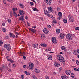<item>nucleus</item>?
Here are the masks:
<instances>
[{"instance_id": "13d9d810", "label": "nucleus", "mask_w": 79, "mask_h": 79, "mask_svg": "<svg viewBox=\"0 0 79 79\" xmlns=\"http://www.w3.org/2000/svg\"><path fill=\"white\" fill-rule=\"evenodd\" d=\"M46 79H49V77H48V76H46Z\"/></svg>"}, {"instance_id": "9d476101", "label": "nucleus", "mask_w": 79, "mask_h": 79, "mask_svg": "<svg viewBox=\"0 0 79 79\" xmlns=\"http://www.w3.org/2000/svg\"><path fill=\"white\" fill-rule=\"evenodd\" d=\"M19 20L20 21H21L23 22H24V15H22V16H21L19 18Z\"/></svg>"}, {"instance_id": "4be33fe9", "label": "nucleus", "mask_w": 79, "mask_h": 79, "mask_svg": "<svg viewBox=\"0 0 79 79\" xmlns=\"http://www.w3.org/2000/svg\"><path fill=\"white\" fill-rule=\"evenodd\" d=\"M41 46H42V47H47V44L44 43H41L40 44Z\"/></svg>"}, {"instance_id": "052dcab7", "label": "nucleus", "mask_w": 79, "mask_h": 79, "mask_svg": "<svg viewBox=\"0 0 79 79\" xmlns=\"http://www.w3.org/2000/svg\"><path fill=\"white\" fill-rule=\"evenodd\" d=\"M59 71H61V70H62V68L60 67V68H59Z\"/></svg>"}, {"instance_id": "2f4dec72", "label": "nucleus", "mask_w": 79, "mask_h": 79, "mask_svg": "<svg viewBox=\"0 0 79 79\" xmlns=\"http://www.w3.org/2000/svg\"><path fill=\"white\" fill-rule=\"evenodd\" d=\"M33 11H38V10L37 9V8L34 7L33 8Z\"/></svg>"}, {"instance_id": "c03bdc74", "label": "nucleus", "mask_w": 79, "mask_h": 79, "mask_svg": "<svg viewBox=\"0 0 79 79\" xmlns=\"http://www.w3.org/2000/svg\"><path fill=\"white\" fill-rule=\"evenodd\" d=\"M47 27L49 29L51 28V26L49 25H47Z\"/></svg>"}, {"instance_id": "09e8293b", "label": "nucleus", "mask_w": 79, "mask_h": 79, "mask_svg": "<svg viewBox=\"0 0 79 79\" xmlns=\"http://www.w3.org/2000/svg\"><path fill=\"white\" fill-rule=\"evenodd\" d=\"M76 30H78L79 31V27H77L76 28H75Z\"/></svg>"}, {"instance_id": "aec40b11", "label": "nucleus", "mask_w": 79, "mask_h": 79, "mask_svg": "<svg viewBox=\"0 0 79 79\" xmlns=\"http://www.w3.org/2000/svg\"><path fill=\"white\" fill-rule=\"evenodd\" d=\"M10 45V44H6L4 45V47L6 48L7 47H9Z\"/></svg>"}, {"instance_id": "e2e57ef3", "label": "nucleus", "mask_w": 79, "mask_h": 79, "mask_svg": "<svg viewBox=\"0 0 79 79\" xmlns=\"http://www.w3.org/2000/svg\"><path fill=\"white\" fill-rule=\"evenodd\" d=\"M30 3V5H31V6H32V5H33V2H31Z\"/></svg>"}, {"instance_id": "69168bd1", "label": "nucleus", "mask_w": 79, "mask_h": 79, "mask_svg": "<svg viewBox=\"0 0 79 79\" xmlns=\"http://www.w3.org/2000/svg\"><path fill=\"white\" fill-rule=\"evenodd\" d=\"M23 59H26V56H23Z\"/></svg>"}, {"instance_id": "1a4fd4ad", "label": "nucleus", "mask_w": 79, "mask_h": 79, "mask_svg": "<svg viewBox=\"0 0 79 79\" xmlns=\"http://www.w3.org/2000/svg\"><path fill=\"white\" fill-rule=\"evenodd\" d=\"M48 13H51L52 12V13H53V9L51 7H49L48 8Z\"/></svg>"}, {"instance_id": "7ed1b4c3", "label": "nucleus", "mask_w": 79, "mask_h": 79, "mask_svg": "<svg viewBox=\"0 0 79 79\" xmlns=\"http://www.w3.org/2000/svg\"><path fill=\"white\" fill-rule=\"evenodd\" d=\"M44 14H45L46 15H47V16L48 17H50V14L48 13V12L47 10H44Z\"/></svg>"}, {"instance_id": "393cba45", "label": "nucleus", "mask_w": 79, "mask_h": 79, "mask_svg": "<svg viewBox=\"0 0 79 79\" xmlns=\"http://www.w3.org/2000/svg\"><path fill=\"white\" fill-rule=\"evenodd\" d=\"M7 61H10V62H11V63H13V60L11 59H7Z\"/></svg>"}, {"instance_id": "0e129e2a", "label": "nucleus", "mask_w": 79, "mask_h": 79, "mask_svg": "<svg viewBox=\"0 0 79 79\" xmlns=\"http://www.w3.org/2000/svg\"><path fill=\"white\" fill-rule=\"evenodd\" d=\"M25 18L26 19H27L28 18V17L27 16H25Z\"/></svg>"}, {"instance_id": "412c9836", "label": "nucleus", "mask_w": 79, "mask_h": 79, "mask_svg": "<svg viewBox=\"0 0 79 79\" xmlns=\"http://www.w3.org/2000/svg\"><path fill=\"white\" fill-rule=\"evenodd\" d=\"M61 77L62 79H66V78H68V77L66 75H64L63 76Z\"/></svg>"}, {"instance_id": "4468645a", "label": "nucleus", "mask_w": 79, "mask_h": 79, "mask_svg": "<svg viewBox=\"0 0 79 79\" xmlns=\"http://www.w3.org/2000/svg\"><path fill=\"white\" fill-rule=\"evenodd\" d=\"M54 65L55 67H58V66H60V63L55 62Z\"/></svg>"}, {"instance_id": "5fc2aeb1", "label": "nucleus", "mask_w": 79, "mask_h": 79, "mask_svg": "<svg viewBox=\"0 0 79 79\" xmlns=\"http://www.w3.org/2000/svg\"><path fill=\"white\" fill-rule=\"evenodd\" d=\"M53 75H54V76H56V73L55 72H54L53 73Z\"/></svg>"}, {"instance_id": "6ab92c4d", "label": "nucleus", "mask_w": 79, "mask_h": 79, "mask_svg": "<svg viewBox=\"0 0 79 79\" xmlns=\"http://www.w3.org/2000/svg\"><path fill=\"white\" fill-rule=\"evenodd\" d=\"M33 47L34 48H38V44H35L33 45Z\"/></svg>"}, {"instance_id": "72a5a7b5", "label": "nucleus", "mask_w": 79, "mask_h": 79, "mask_svg": "<svg viewBox=\"0 0 79 79\" xmlns=\"http://www.w3.org/2000/svg\"><path fill=\"white\" fill-rule=\"evenodd\" d=\"M7 69L8 70L9 72H11V69L9 68L8 67H7Z\"/></svg>"}, {"instance_id": "e433bc0d", "label": "nucleus", "mask_w": 79, "mask_h": 79, "mask_svg": "<svg viewBox=\"0 0 79 79\" xmlns=\"http://www.w3.org/2000/svg\"><path fill=\"white\" fill-rule=\"evenodd\" d=\"M47 4L48 5H50V4H51V1H49V2H47Z\"/></svg>"}, {"instance_id": "f257e3e1", "label": "nucleus", "mask_w": 79, "mask_h": 79, "mask_svg": "<svg viewBox=\"0 0 79 79\" xmlns=\"http://www.w3.org/2000/svg\"><path fill=\"white\" fill-rule=\"evenodd\" d=\"M57 59L58 60H59V61H60V62H62L63 63H64V64L65 63H66V62L65 60H64V58L63 57V56H60V55H57Z\"/></svg>"}, {"instance_id": "338daca9", "label": "nucleus", "mask_w": 79, "mask_h": 79, "mask_svg": "<svg viewBox=\"0 0 79 79\" xmlns=\"http://www.w3.org/2000/svg\"><path fill=\"white\" fill-rule=\"evenodd\" d=\"M74 71H77V69H76V68H74Z\"/></svg>"}, {"instance_id": "473e14b6", "label": "nucleus", "mask_w": 79, "mask_h": 79, "mask_svg": "<svg viewBox=\"0 0 79 79\" xmlns=\"http://www.w3.org/2000/svg\"><path fill=\"white\" fill-rule=\"evenodd\" d=\"M20 7L21 8H24V5H23L22 4H20Z\"/></svg>"}, {"instance_id": "a18cd8bd", "label": "nucleus", "mask_w": 79, "mask_h": 79, "mask_svg": "<svg viewBox=\"0 0 79 79\" xmlns=\"http://www.w3.org/2000/svg\"><path fill=\"white\" fill-rule=\"evenodd\" d=\"M52 19H54V17H53V15H50Z\"/></svg>"}, {"instance_id": "774afa93", "label": "nucleus", "mask_w": 79, "mask_h": 79, "mask_svg": "<svg viewBox=\"0 0 79 79\" xmlns=\"http://www.w3.org/2000/svg\"><path fill=\"white\" fill-rule=\"evenodd\" d=\"M77 52L79 53V49L77 50Z\"/></svg>"}, {"instance_id": "6e6d98bb", "label": "nucleus", "mask_w": 79, "mask_h": 79, "mask_svg": "<svg viewBox=\"0 0 79 79\" xmlns=\"http://www.w3.org/2000/svg\"><path fill=\"white\" fill-rule=\"evenodd\" d=\"M12 10L13 11V12H15V8H13Z\"/></svg>"}, {"instance_id": "37998d69", "label": "nucleus", "mask_w": 79, "mask_h": 79, "mask_svg": "<svg viewBox=\"0 0 79 79\" xmlns=\"http://www.w3.org/2000/svg\"><path fill=\"white\" fill-rule=\"evenodd\" d=\"M61 49L62 50H63L64 49V47L62 46L61 47Z\"/></svg>"}, {"instance_id": "a878e982", "label": "nucleus", "mask_w": 79, "mask_h": 79, "mask_svg": "<svg viewBox=\"0 0 79 79\" xmlns=\"http://www.w3.org/2000/svg\"><path fill=\"white\" fill-rule=\"evenodd\" d=\"M19 13L22 16V15H23V10H21L20 11H19Z\"/></svg>"}, {"instance_id": "dca6fc26", "label": "nucleus", "mask_w": 79, "mask_h": 79, "mask_svg": "<svg viewBox=\"0 0 79 79\" xmlns=\"http://www.w3.org/2000/svg\"><path fill=\"white\" fill-rule=\"evenodd\" d=\"M60 36L61 39H63L64 37V34L63 33L60 34Z\"/></svg>"}, {"instance_id": "423d86ee", "label": "nucleus", "mask_w": 79, "mask_h": 79, "mask_svg": "<svg viewBox=\"0 0 79 79\" xmlns=\"http://www.w3.org/2000/svg\"><path fill=\"white\" fill-rule=\"evenodd\" d=\"M52 41L54 44H56V43H57V40L56 38H52Z\"/></svg>"}, {"instance_id": "8fccbe9b", "label": "nucleus", "mask_w": 79, "mask_h": 79, "mask_svg": "<svg viewBox=\"0 0 79 79\" xmlns=\"http://www.w3.org/2000/svg\"><path fill=\"white\" fill-rule=\"evenodd\" d=\"M35 72H36V73H39V70H37V69H36L35 70Z\"/></svg>"}, {"instance_id": "b1692460", "label": "nucleus", "mask_w": 79, "mask_h": 79, "mask_svg": "<svg viewBox=\"0 0 79 79\" xmlns=\"http://www.w3.org/2000/svg\"><path fill=\"white\" fill-rule=\"evenodd\" d=\"M8 51H10L11 50V46H9L8 47H7L6 48Z\"/></svg>"}, {"instance_id": "a19ab883", "label": "nucleus", "mask_w": 79, "mask_h": 79, "mask_svg": "<svg viewBox=\"0 0 79 79\" xmlns=\"http://www.w3.org/2000/svg\"><path fill=\"white\" fill-rule=\"evenodd\" d=\"M3 2L4 4L6 3V0H3Z\"/></svg>"}, {"instance_id": "cd10ccee", "label": "nucleus", "mask_w": 79, "mask_h": 79, "mask_svg": "<svg viewBox=\"0 0 79 79\" xmlns=\"http://www.w3.org/2000/svg\"><path fill=\"white\" fill-rule=\"evenodd\" d=\"M24 73H25L26 75H30V73L29 72H27L26 71H25Z\"/></svg>"}, {"instance_id": "ddd939ff", "label": "nucleus", "mask_w": 79, "mask_h": 79, "mask_svg": "<svg viewBox=\"0 0 79 79\" xmlns=\"http://www.w3.org/2000/svg\"><path fill=\"white\" fill-rule=\"evenodd\" d=\"M43 31L45 34H47V33H48V31H47V30L46 28H44V29H43Z\"/></svg>"}, {"instance_id": "79ce46f5", "label": "nucleus", "mask_w": 79, "mask_h": 79, "mask_svg": "<svg viewBox=\"0 0 79 79\" xmlns=\"http://www.w3.org/2000/svg\"><path fill=\"white\" fill-rule=\"evenodd\" d=\"M76 63H77V65H78L79 64V61L78 60H76Z\"/></svg>"}, {"instance_id": "20e7f679", "label": "nucleus", "mask_w": 79, "mask_h": 79, "mask_svg": "<svg viewBox=\"0 0 79 79\" xmlns=\"http://www.w3.org/2000/svg\"><path fill=\"white\" fill-rule=\"evenodd\" d=\"M34 67V64H33V63L30 62L29 63V68L30 69H32V68H33V67Z\"/></svg>"}, {"instance_id": "39448f33", "label": "nucleus", "mask_w": 79, "mask_h": 79, "mask_svg": "<svg viewBox=\"0 0 79 79\" xmlns=\"http://www.w3.org/2000/svg\"><path fill=\"white\" fill-rule=\"evenodd\" d=\"M18 54L19 55V56H24L26 55V53L24 52L20 51V52H19L18 53Z\"/></svg>"}, {"instance_id": "58836bf2", "label": "nucleus", "mask_w": 79, "mask_h": 79, "mask_svg": "<svg viewBox=\"0 0 79 79\" xmlns=\"http://www.w3.org/2000/svg\"><path fill=\"white\" fill-rule=\"evenodd\" d=\"M2 31L4 32H5V31H6V30L5 28H2Z\"/></svg>"}, {"instance_id": "864d4df0", "label": "nucleus", "mask_w": 79, "mask_h": 79, "mask_svg": "<svg viewBox=\"0 0 79 79\" xmlns=\"http://www.w3.org/2000/svg\"><path fill=\"white\" fill-rule=\"evenodd\" d=\"M46 50H47V52L48 51H50V50H51V49H50V48L47 49H46Z\"/></svg>"}, {"instance_id": "ea45409f", "label": "nucleus", "mask_w": 79, "mask_h": 79, "mask_svg": "<svg viewBox=\"0 0 79 79\" xmlns=\"http://www.w3.org/2000/svg\"><path fill=\"white\" fill-rule=\"evenodd\" d=\"M3 44V41L0 40V45H2Z\"/></svg>"}, {"instance_id": "4c0bfd02", "label": "nucleus", "mask_w": 79, "mask_h": 79, "mask_svg": "<svg viewBox=\"0 0 79 79\" xmlns=\"http://www.w3.org/2000/svg\"><path fill=\"white\" fill-rule=\"evenodd\" d=\"M12 67H13V68H16V65L13 64L12 65Z\"/></svg>"}, {"instance_id": "6e6552de", "label": "nucleus", "mask_w": 79, "mask_h": 79, "mask_svg": "<svg viewBox=\"0 0 79 79\" xmlns=\"http://www.w3.org/2000/svg\"><path fill=\"white\" fill-rule=\"evenodd\" d=\"M69 20H70V22H74V19H73V17L72 16H69Z\"/></svg>"}, {"instance_id": "4d7b16f0", "label": "nucleus", "mask_w": 79, "mask_h": 79, "mask_svg": "<svg viewBox=\"0 0 79 79\" xmlns=\"http://www.w3.org/2000/svg\"><path fill=\"white\" fill-rule=\"evenodd\" d=\"M27 24L28 26H30L31 24H30V23H28V22H27Z\"/></svg>"}, {"instance_id": "de8ad7c7", "label": "nucleus", "mask_w": 79, "mask_h": 79, "mask_svg": "<svg viewBox=\"0 0 79 79\" xmlns=\"http://www.w3.org/2000/svg\"><path fill=\"white\" fill-rule=\"evenodd\" d=\"M57 11H60V10L61 9L60 7H58L57 8Z\"/></svg>"}, {"instance_id": "f704fd0d", "label": "nucleus", "mask_w": 79, "mask_h": 79, "mask_svg": "<svg viewBox=\"0 0 79 79\" xmlns=\"http://www.w3.org/2000/svg\"><path fill=\"white\" fill-rule=\"evenodd\" d=\"M60 30L59 29H57L56 30V31L57 33H59V32H60Z\"/></svg>"}, {"instance_id": "f03ea898", "label": "nucleus", "mask_w": 79, "mask_h": 79, "mask_svg": "<svg viewBox=\"0 0 79 79\" xmlns=\"http://www.w3.org/2000/svg\"><path fill=\"white\" fill-rule=\"evenodd\" d=\"M66 37L67 39L68 40H70L72 39V37H73V36H72V35L69 34H68L66 35Z\"/></svg>"}, {"instance_id": "9b49d317", "label": "nucleus", "mask_w": 79, "mask_h": 79, "mask_svg": "<svg viewBox=\"0 0 79 79\" xmlns=\"http://www.w3.org/2000/svg\"><path fill=\"white\" fill-rule=\"evenodd\" d=\"M45 36L43 33H42L41 35V40H44V39H45Z\"/></svg>"}, {"instance_id": "bf43d9fd", "label": "nucleus", "mask_w": 79, "mask_h": 79, "mask_svg": "<svg viewBox=\"0 0 79 79\" xmlns=\"http://www.w3.org/2000/svg\"><path fill=\"white\" fill-rule=\"evenodd\" d=\"M21 77L22 78V79H24V75H22L21 76Z\"/></svg>"}, {"instance_id": "603ef678", "label": "nucleus", "mask_w": 79, "mask_h": 79, "mask_svg": "<svg viewBox=\"0 0 79 79\" xmlns=\"http://www.w3.org/2000/svg\"><path fill=\"white\" fill-rule=\"evenodd\" d=\"M23 68H27V66L25 65L23 66Z\"/></svg>"}, {"instance_id": "3c124183", "label": "nucleus", "mask_w": 79, "mask_h": 79, "mask_svg": "<svg viewBox=\"0 0 79 79\" xmlns=\"http://www.w3.org/2000/svg\"><path fill=\"white\" fill-rule=\"evenodd\" d=\"M32 27L34 29H35V28H36V26H33Z\"/></svg>"}, {"instance_id": "f3484780", "label": "nucleus", "mask_w": 79, "mask_h": 79, "mask_svg": "<svg viewBox=\"0 0 79 79\" xmlns=\"http://www.w3.org/2000/svg\"><path fill=\"white\" fill-rule=\"evenodd\" d=\"M5 65H2V67L0 68V70H1V71H3V69H5Z\"/></svg>"}, {"instance_id": "0eeeda50", "label": "nucleus", "mask_w": 79, "mask_h": 79, "mask_svg": "<svg viewBox=\"0 0 79 79\" xmlns=\"http://www.w3.org/2000/svg\"><path fill=\"white\" fill-rule=\"evenodd\" d=\"M28 29L30 31H31L33 33H36V30L33 29L32 28H28Z\"/></svg>"}, {"instance_id": "a211bd4d", "label": "nucleus", "mask_w": 79, "mask_h": 79, "mask_svg": "<svg viewBox=\"0 0 79 79\" xmlns=\"http://www.w3.org/2000/svg\"><path fill=\"white\" fill-rule=\"evenodd\" d=\"M10 36L11 37H12L13 38H14L15 37V35H14L13 34H12L11 33H10Z\"/></svg>"}, {"instance_id": "2eb2a0df", "label": "nucleus", "mask_w": 79, "mask_h": 79, "mask_svg": "<svg viewBox=\"0 0 79 79\" xmlns=\"http://www.w3.org/2000/svg\"><path fill=\"white\" fill-rule=\"evenodd\" d=\"M48 60H52V59H53V57H52V56L50 55H49L48 56Z\"/></svg>"}, {"instance_id": "bb28decb", "label": "nucleus", "mask_w": 79, "mask_h": 79, "mask_svg": "<svg viewBox=\"0 0 79 79\" xmlns=\"http://www.w3.org/2000/svg\"><path fill=\"white\" fill-rule=\"evenodd\" d=\"M13 15L15 16V17H17L18 15H17V14L16 13V12H13Z\"/></svg>"}, {"instance_id": "680f3d73", "label": "nucleus", "mask_w": 79, "mask_h": 79, "mask_svg": "<svg viewBox=\"0 0 79 79\" xmlns=\"http://www.w3.org/2000/svg\"><path fill=\"white\" fill-rule=\"evenodd\" d=\"M5 38H6V39H8V36H5Z\"/></svg>"}, {"instance_id": "c9c22d12", "label": "nucleus", "mask_w": 79, "mask_h": 79, "mask_svg": "<svg viewBox=\"0 0 79 79\" xmlns=\"http://www.w3.org/2000/svg\"><path fill=\"white\" fill-rule=\"evenodd\" d=\"M61 18H62V16H59L57 18V19H59L60 20L61 19Z\"/></svg>"}, {"instance_id": "5701e85b", "label": "nucleus", "mask_w": 79, "mask_h": 79, "mask_svg": "<svg viewBox=\"0 0 79 79\" xmlns=\"http://www.w3.org/2000/svg\"><path fill=\"white\" fill-rule=\"evenodd\" d=\"M71 77L73 79L74 78V73H72L71 75Z\"/></svg>"}, {"instance_id": "c756f323", "label": "nucleus", "mask_w": 79, "mask_h": 79, "mask_svg": "<svg viewBox=\"0 0 79 79\" xmlns=\"http://www.w3.org/2000/svg\"><path fill=\"white\" fill-rule=\"evenodd\" d=\"M77 50H76L75 51H74V52L73 53L74 55H77L78 54H77Z\"/></svg>"}, {"instance_id": "c85d7f7f", "label": "nucleus", "mask_w": 79, "mask_h": 79, "mask_svg": "<svg viewBox=\"0 0 79 79\" xmlns=\"http://www.w3.org/2000/svg\"><path fill=\"white\" fill-rule=\"evenodd\" d=\"M63 21L65 23V24L67 23V20L66 19H63Z\"/></svg>"}, {"instance_id": "7c9ffc66", "label": "nucleus", "mask_w": 79, "mask_h": 79, "mask_svg": "<svg viewBox=\"0 0 79 79\" xmlns=\"http://www.w3.org/2000/svg\"><path fill=\"white\" fill-rule=\"evenodd\" d=\"M59 16H62V13L61 12H59L58 13Z\"/></svg>"}, {"instance_id": "49530a36", "label": "nucleus", "mask_w": 79, "mask_h": 79, "mask_svg": "<svg viewBox=\"0 0 79 79\" xmlns=\"http://www.w3.org/2000/svg\"><path fill=\"white\" fill-rule=\"evenodd\" d=\"M7 21H8V23H10V22H11V19H8Z\"/></svg>"}, {"instance_id": "f8f14e48", "label": "nucleus", "mask_w": 79, "mask_h": 79, "mask_svg": "<svg viewBox=\"0 0 79 79\" xmlns=\"http://www.w3.org/2000/svg\"><path fill=\"white\" fill-rule=\"evenodd\" d=\"M71 73V71L69 70H68L65 72L66 74L67 75H70Z\"/></svg>"}]
</instances>
